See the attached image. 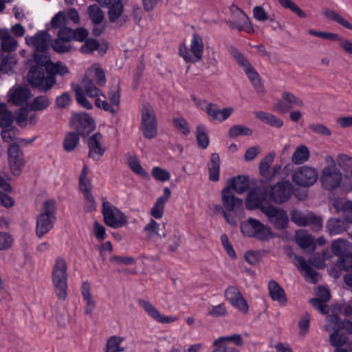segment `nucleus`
Masks as SVG:
<instances>
[{
	"instance_id": "nucleus-1",
	"label": "nucleus",
	"mask_w": 352,
	"mask_h": 352,
	"mask_svg": "<svg viewBox=\"0 0 352 352\" xmlns=\"http://www.w3.org/2000/svg\"><path fill=\"white\" fill-rule=\"evenodd\" d=\"M67 266L65 258L57 257L52 271V281L55 293L60 300H65L67 296Z\"/></svg>"
},
{
	"instance_id": "nucleus-2",
	"label": "nucleus",
	"mask_w": 352,
	"mask_h": 352,
	"mask_svg": "<svg viewBox=\"0 0 352 352\" xmlns=\"http://www.w3.org/2000/svg\"><path fill=\"white\" fill-rule=\"evenodd\" d=\"M73 89L76 102L86 109H91L93 108L92 104L87 100L86 96L93 98L102 96L105 98V95L96 87L93 79L88 76H85L82 78L81 85H73Z\"/></svg>"
},
{
	"instance_id": "nucleus-3",
	"label": "nucleus",
	"mask_w": 352,
	"mask_h": 352,
	"mask_svg": "<svg viewBox=\"0 0 352 352\" xmlns=\"http://www.w3.org/2000/svg\"><path fill=\"white\" fill-rule=\"evenodd\" d=\"M56 220V202L53 199H48L44 201L42 212L36 219V236L41 238L49 232L53 228Z\"/></svg>"
},
{
	"instance_id": "nucleus-4",
	"label": "nucleus",
	"mask_w": 352,
	"mask_h": 352,
	"mask_svg": "<svg viewBox=\"0 0 352 352\" xmlns=\"http://www.w3.org/2000/svg\"><path fill=\"white\" fill-rule=\"evenodd\" d=\"M241 230L243 235L261 241H268L274 236L269 226L253 217H249L241 223Z\"/></svg>"
},
{
	"instance_id": "nucleus-5",
	"label": "nucleus",
	"mask_w": 352,
	"mask_h": 352,
	"mask_svg": "<svg viewBox=\"0 0 352 352\" xmlns=\"http://www.w3.org/2000/svg\"><path fill=\"white\" fill-rule=\"evenodd\" d=\"M204 45L200 35L194 33L192 35L190 46L188 47L185 43L179 46V55L183 58L186 63H198L201 60L204 54Z\"/></svg>"
},
{
	"instance_id": "nucleus-6",
	"label": "nucleus",
	"mask_w": 352,
	"mask_h": 352,
	"mask_svg": "<svg viewBox=\"0 0 352 352\" xmlns=\"http://www.w3.org/2000/svg\"><path fill=\"white\" fill-rule=\"evenodd\" d=\"M140 129L146 139H153L157 135L158 122L155 111L149 104H143L141 109Z\"/></svg>"
},
{
	"instance_id": "nucleus-7",
	"label": "nucleus",
	"mask_w": 352,
	"mask_h": 352,
	"mask_svg": "<svg viewBox=\"0 0 352 352\" xmlns=\"http://www.w3.org/2000/svg\"><path fill=\"white\" fill-rule=\"evenodd\" d=\"M28 80L32 87L38 88L41 91H47L56 82V79L50 76L45 68L35 66L29 71Z\"/></svg>"
},
{
	"instance_id": "nucleus-8",
	"label": "nucleus",
	"mask_w": 352,
	"mask_h": 352,
	"mask_svg": "<svg viewBox=\"0 0 352 352\" xmlns=\"http://www.w3.org/2000/svg\"><path fill=\"white\" fill-rule=\"evenodd\" d=\"M102 213L105 224L112 228H120L127 223L126 215L109 201H103Z\"/></svg>"
},
{
	"instance_id": "nucleus-9",
	"label": "nucleus",
	"mask_w": 352,
	"mask_h": 352,
	"mask_svg": "<svg viewBox=\"0 0 352 352\" xmlns=\"http://www.w3.org/2000/svg\"><path fill=\"white\" fill-rule=\"evenodd\" d=\"M331 159V165L324 167L320 176V182L323 188L327 190H333L338 188L342 182V175L336 168V162L332 157Z\"/></svg>"
},
{
	"instance_id": "nucleus-10",
	"label": "nucleus",
	"mask_w": 352,
	"mask_h": 352,
	"mask_svg": "<svg viewBox=\"0 0 352 352\" xmlns=\"http://www.w3.org/2000/svg\"><path fill=\"white\" fill-rule=\"evenodd\" d=\"M290 214L292 221L298 226H310L313 231H319L322 228V218L312 212H303L294 209Z\"/></svg>"
},
{
	"instance_id": "nucleus-11",
	"label": "nucleus",
	"mask_w": 352,
	"mask_h": 352,
	"mask_svg": "<svg viewBox=\"0 0 352 352\" xmlns=\"http://www.w3.org/2000/svg\"><path fill=\"white\" fill-rule=\"evenodd\" d=\"M318 178V170L313 167L302 166L295 169L292 173V181L297 185L309 187L314 185Z\"/></svg>"
},
{
	"instance_id": "nucleus-12",
	"label": "nucleus",
	"mask_w": 352,
	"mask_h": 352,
	"mask_svg": "<svg viewBox=\"0 0 352 352\" xmlns=\"http://www.w3.org/2000/svg\"><path fill=\"white\" fill-rule=\"evenodd\" d=\"M263 213L276 230H283L287 227L289 218L283 209L270 205L269 207L263 208Z\"/></svg>"
},
{
	"instance_id": "nucleus-13",
	"label": "nucleus",
	"mask_w": 352,
	"mask_h": 352,
	"mask_svg": "<svg viewBox=\"0 0 352 352\" xmlns=\"http://www.w3.org/2000/svg\"><path fill=\"white\" fill-rule=\"evenodd\" d=\"M70 126L81 136L89 134L95 128L94 120L86 113H74L70 120Z\"/></svg>"
},
{
	"instance_id": "nucleus-14",
	"label": "nucleus",
	"mask_w": 352,
	"mask_h": 352,
	"mask_svg": "<svg viewBox=\"0 0 352 352\" xmlns=\"http://www.w3.org/2000/svg\"><path fill=\"white\" fill-rule=\"evenodd\" d=\"M304 105L303 101L289 91L282 94V99L274 104L273 109L280 113H286L295 107H301Z\"/></svg>"
},
{
	"instance_id": "nucleus-15",
	"label": "nucleus",
	"mask_w": 352,
	"mask_h": 352,
	"mask_svg": "<svg viewBox=\"0 0 352 352\" xmlns=\"http://www.w3.org/2000/svg\"><path fill=\"white\" fill-rule=\"evenodd\" d=\"M292 193V186L288 181H282L274 185L270 191V197L276 204L287 201Z\"/></svg>"
},
{
	"instance_id": "nucleus-16",
	"label": "nucleus",
	"mask_w": 352,
	"mask_h": 352,
	"mask_svg": "<svg viewBox=\"0 0 352 352\" xmlns=\"http://www.w3.org/2000/svg\"><path fill=\"white\" fill-rule=\"evenodd\" d=\"M8 155L12 173L15 175H19L25 163L22 150L17 144L13 143L8 147Z\"/></svg>"
},
{
	"instance_id": "nucleus-17",
	"label": "nucleus",
	"mask_w": 352,
	"mask_h": 352,
	"mask_svg": "<svg viewBox=\"0 0 352 352\" xmlns=\"http://www.w3.org/2000/svg\"><path fill=\"white\" fill-rule=\"evenodd\" d=\"M221 200L226 210L228 212L236 213L243 210V200L234 196L229 188L222 190Z\"/></svg>"
},
{
	"instance_id": "nucleus-18",
	"label": "nucleus",
	"mask_w": 352,
	"mask_h": 352,
	"mask_svg": "<svg viewBox=\"0 0 352 352\" xmlns=\"http://www.w3.org/2000/svg\"><path fill=\"white\" fill-rule=\"evenodd\" d=\"M266 199V192L258 189L252 190L246 199V208L248 210L258 208L263 212V208L270 206L265 203Z\"/></svg>"
},
{
	"instance_id": "nucleus-19",
	"label": "nucleus",
	"mask_w": 352,
	"mask_h": 352,
	"mask_svg": "<svg viewBox=\"0 0 352 352\" xmlns=\"http://www.w3.org/2000/svg\"><path fill=\"white\" fill-rule=\"evenodd\" d=\"M294 260L295 265L303 273L304 278L307 282L315 284L320 280V274L307 263L302 256L296 255Z\"/></svg>"
},
{
	"instance_id": "nucleus-20",
	"label": "nucleus",
	"mask_w": 352,
	"mask_h": 352,
	"mask_svg": "<svg viewBox=\"0 0 352 352\" xmlns=\"http://www.w3.org/2000/svg\"><path fill=\"white\" fill-rule=\"evenodd\" d=\"M50 38L51 36L47 30H40L32 36H27L25 43L30 46H34L35 50L47 51Z\"/></svg>"
},
{
	"instance_id": "nucleus-21",
	"label": "nucleus",
	"mask_w": 352,
	"mask_h": 352,
	"mask_svg": "<svg viewBox=\"0 0 352 352\" xmlns=\"http://www.w3.org/2000/svg\"><path fill=\"white\" fill-rule=\"evenodd\" d=\"M18 47V41L11 36L7 28H0V54H13Z\"/></svg>"
},
{
	"instance_id": "nucleus-22",
	"label": "nucleus",
	"mask_w": 352,
	"mask_h": 352,
	"mask_svg": "<svg viewBox=\"0 0 352 352\" xmlns=\"http://www.w3.org/2000/svg\"><path fill=\"white\" fill-rule=\"evenodd\" d=\"M138 305L143 308L147 314L157 322L162 324L171 323L175 321L176 318L172 316H165L162 315L160 311L148 301L139 299Z\"/></svg>"
},
{
	"instance_id": "nucleus-23",
	"label": "nucleus",
	"mask_w": 352,
	"mask_h": 352,
	"mask_svg": "<svg viewBox=\"0 0 352 352\" xmlns=\"http://www.w3.org/2000/svg\"><path fill=\"white\" fill-rule=\"evenodd\" d=\"M102 140V135L100 133H96L89 137L87 140L89 157L97 160L103 155L105 149L101 146Z\"/></svg>"
},
{
	"instance_id": "nucleus-24",
	"label": "nucleus",
	"mask_w": 352,
	"mask_h": 352,
	"mask_svg": "<svg viewBox=\"0 0 352 352\" xmlns=\"http://www.w3.org/2000/svg\"><path fill=\"white\" fill-rule=\"evenodd\" d=\"M102 8H108V18L110 23L116 22L123 14L124 6L122 0H104Z\"/></svg>"
},
{
	"instance_id": "nucleus-25",
	"label": "nucleus",
	"mask_w": 352,
	"mask_h": 352,
	"mask_svg": "<svg viewBox=\"0 0 352 352\" xmlns=\"http://www.w3.org/2000/svg\"><path fill=\"white\" fill-rule=\"evenodd\" d=\"M205 111L213 120L222 122L230 116L234 111V109L232 107H227L223 109H219L217 104L214 103H208L205 108Z\"/></svg>"
},
{
	"instance_id": "nucleus-26",
	"label": "nucleus",
	"mask_w": 352,
	"mask_h": 352,
	"mask_svg": "<svg viewBox=\"0 0 352 352\" xmlns=\"http://www.w3.org/2000/svg\"><path fill=\"white\" fill-rule=\"evenodd\" d=\"M333 255L342 258L352 253V243L343 239H338L332 241L331 245Z\"/></svg>"
},
{
	"instance_id": "nucleus-27",
	"label": "nucleus",
	"mask_w": 352,
	"mask_h": 352,
	"mask_svg": "<svg viewBox=\"0 0 352 352\" xmlns=\"http://www.w3.org/2000/svg\"><path fill=\"white\" fill-rule=\"evenodd\" d=\"M250 187L249 177L245 175H238L230 178L227 182L226 188L233 189L238 194L245 192Z\"/></svg>"
},
{
	"instance_id": "nucleus-28",
	"label": "nucleus",
	"mask_w": 352,
	"mask_h": 352,
	"mask_svg": "<svg viewBox=\"0 0 352 352\" xmlns=\"http://www.w3.org/2000/svg\"><path fill=\"white\" fill-rule=\"evenodd\" d=\"M170 195V190L168 187L164 188V195L157 199L155 204L151 208V214L153 217L155 219H160L162 217L165 204Z\"/></svg>"
},
{
	"instance_id": "nucleus-29",
	"label": "nucleus",
	"mask_w": 352,
	"mask_h": 352,
	"mask_svg": "<svg viewBox=\"0 0 352 352\" xmlns=\"http://www.w3.org/2000/svg\"><path fill=\"white\" fill-rule=\"evenodd\" d=\"M269 294L271 298L279 302L281 305H285L287 298L283 288L275 280H270L268 283Z\"/></svg>"
},
{
	"instance_id": "nucleus-30",
	"label": "nucleus",
	"mask_w": 352,
	"mask_h": 352,
	"mask_svg": "<svg viewBox=\"0 0 352 352\" xmlns=\"http://www.w3.org/2000/svg\"><path fill=\"white\" fill-rule=\"evenodd\" d=\"M82 300L85 302L84 312L86 315H91L96 307V302L91 294V286L89 282H84L81 286Z\"/></svg>"
},
{
	"instance_id": "nucleus-31",
	"label": "nucleus",
	"mask_w": 352,
	"mask_h": 352,
	"mask_svg": "<svg viewBox=\"0 0 352 352\" xmlns=\"http://www.w3.org/2000/svg\"><path fill=\"white\" fill-rule=\"evenodd\" d=\"M17 63L14 54H0V72L10 74Z\"/></svg>"
},
{
	"instance_id": "nucleus-32",
	"label": "nucleus",
	"mask_w": 352,
	"mask_h": 352,
	"mask_svg": "<svg viewBox=\"0 0 352 352\" xmlns=\"http://www.w3.org/2000/svg\"><path fill=\"white\" fill-rule=\"evenodd\" d=\"M209 172V179L217 182L219 180L220 175V158L217 153H212L210 155V160L208 164Z\"/></svg>"
},
{
	"instance_id": "nucleus-33",
	"label": "nucleus",
	"mask_w": 352,
	"mask_h": 352,
	"mask_svg": "<svg viewBox=\"0 0 352 352\" xmlns=\"http://www.w3.org/2000/svg\"><path fill=\"white\" fill-rule=\"evenodd\" d=\"M254 116L256 118L271 126L280 128L283 125V120L272 113L259 111H255Z\"/></svg>"
},
{
	"instance_id": "nucleus-34",
	"label": "nucleus",
	"mask_w": 352,
	"mask_h": 352,
	"mask_svg": "<svg viewBox=\"0 0 352 352\" xmlns=\"http://www.w3.org/2000/svg\"><path fill=\"white\" fill-rule=\"evenodd\" d=\"M295 238L297 244L302 249L311 248L312 250H315L314 237L311 234L300 230L296 232Z\"/></svg>"
},
{
	"instance_id": "nucleus-35",
	"label": "nucleus",
	"mask_w": 352,
	"mask_h": 352,
	"mask_svg": "<svg viewBox=\"0 0 352 352\" xmlns=\"http://www.w3.org/2000/svg\"><path fill=\"white\" fill-rule=\"evenodd\" d=\"M30 90L25 87H19L10 94V100L16 105H20L28 101L30 98Z\"/></svg>"
},
{
	"instance_id": "nucleus-36",
	"label": "nucleus",
	"mask_w": 352,
	"mask_h": 352,
	"mask_svg": "<svg viewBox=\"0 0 352 352\" xmlns=\"http://www.w3.org/2000/svg\"><path fill=\"white\" fill-rule=\"evenodd\" d=\"M124 338L118 336H110L106 342L104 352H124L125 348L121 346Z\"/></svg>"
},
{
	"instance_id": "nucleus-37",
	"label": "nucleus",
	"mask_w": 352,
	"mask_h": 352,
	"mask_svg": "<svg viewBox=\"0 0 352 352\" xmlns=\"http://www.w3.org/2000/svg\"><path fill=\"white\" fill-rule=\"evenodd\" d=\"M85 76H88L93 79V81H95L99 87H104L106 84L105 74L100 67H95L88 69Z\"/></svg>"
},
{
	"instance_id": "nucleus-38",
	"label": "nucleus",
	"mask_w": 352,
	"mask_h": 352,
	"mask_svg": "<svg viewBox=\"0 0 352 352\" xmlns=\"http://www.w3.org/2000/svg\"><path fill=\"white\" fill-rule=\"evenodd\" d=\"M310 156V152L309 148L303 144H301L296 147L294 151L292 157V161L295 164H302L306 162Z\"/></svg>"
},
{
	"instance_id": "nucleus-39",
	"label": "nucleus",
	"mask_w": 352,
	"mask_h": 352,
	"mask_svg": "<svg viewBox=\"0 0 352 352\" xmlns=\"http://www.w3.org/2000/svg\"><path fill=\"white\" fill-rule=\"evenodd\" d=\"M327 230L330 235H336L346 230L344 222L339 219L331 218L327 224Z\"/></svg>"
},
{
	"instance_id": "nucleus-40",
	"label": "nucleus",
	"mask_w": 352,
	"mask_h": 352,
	"mask_svg": "<svg viewBox=\"0 0 352 352\" xmlns=\"http://www.w3.org/2000/svg\"><path fill=\"white\" fill-rule=\"evenodd\" d=\"M327 324L326 325V329H331L334 331H339L340 329H344L346 331V327L347 322H351L349 320H345L342 321L340 318L336 315H330L327 317Z\"/></svg>"
},
{
	"instance_id": "nucleus-41",
	"label": "nucleus",
	"mask_w": 352,
	"mask_h": 352,
	"mask_svg": "<svg viewBox=\"0 0 352 352\" xmlns=\"http://www.w3.org/2000/svg\"><path fill=\"white\" fill-rule=\"evenodd\" d=\"M247 76L252 83L254 89L258 93L264 92V87L263 83L261 82L259 74L254 69V67L251 65L244 70Z\"/></svg>"
},
{
	"instance_id": "nucleus-42",
	"label": "nucleus",
	"mask_w": 352,
	"mask_h": 352,
	"mask_svg": "<svg viewBox=\"0 0 352 352\" xmlns=\"http://www.w3.org/2000/svg\"><path fill=\"white\" fill-rule=\"evenodd\" d=\"M324 15L328 19L335 21L346 29L352 31V23H349L344 19L340 14L333 10L325 9L324 10Z\"/></svg>"
},
{
	"instance_id": "nucleus-43",
	"label": "nucleus",
	"mask_w": 352,
	"mask_h": 352,
	"mask_svg": "<svg viewBox=\"0 0 352 352\" xmlns=\"http://www.w3.org/2000/svg\"><path fill=\"white\" fill-rule=\"evenodd\" d=\"M87 12L89 18L94 25L100 24L104 20V12L98 5H90Z\"/></svg>"
},
{
	"instance_id": "nucleus-44",
	"label": "nucleus",
	"mask_w": 352,
	"mask_h": 352,
	"mask_svg": "<svg viewBox=\"0 0 352 352\" xmlns=\"http://www.w3.org/2000/svg\"><path fill=\"white\" fill-rule=\"evenodd\" d=\"M14 121L12 113L8 110L4 103H0V127L8 128Z\"/></svg>"
},
{
	"instance_id": "nucleus-45",
	"label": "nucleus",
	"mask_w": 352,
	"mask_h": 352,
	"mask_svg": "<svg viewBox=\"0 0 352 352\" xmlns=\"http://www.w3.org/2000/svg\"><path fill=\"white\" fill-rule=\"evenodd\" d=\"M159 230L160 224L153 219H151L150 221L143 228V231L146 233L147 239H153L157 236L166 238V232H163V234L161 235L159 233Z\"/></svg>"
},
{
	"instance_id": "nucleus-46",
	"label": "nucleus",
	"mask_w": 352,
	"mask_h": 352,
	"mask_svg": "<svg viewBox=\"0 0 352 352\" xmlns=\"http://www.w3.org/2000/svg\"><path fill=\"white\" fill-rule=\"evenodd\" d=\"M196 140L199 148L206 149L208 146L210 144V139L204 125L199 124L197 126Z\"/></svg>"
},
{
	"instance_id": "nucleus-47",
	"label": "nucleus",
	"mask_w": 352,
	"mask_h": 352,
	"mask_svg": "<svg viewBox=\"0 0 352 352\" xmlns=\"http://www.w3.org/2000/svg\"><path fill=\"white\" fill-rule=\"evenodd\" d=\"M241 22H232L228 21L227 23L233 28L236 29L239 31H245L248 33H250L254 32L253 25L248 16H244V18L239 19Z\"/></svg>"
},
{
	"instance_id": "nucleus-48",
	"label": "nucleus",
	"mask_w": 352,
	"mask_h": 352,
	"mask_svg": "<svg viewBox=\"0 0 352 352\" xmlns=\"http://www.w3.org/2000/svg\"><path fill=\"white\" fill-rule=\"evenodd\" d=\"M128 165L134 173L144 179H149L148 173L142 168L140 161L136 157H130L128 159Z\"/></svg>"
},
{
	"instance_id": "nucleus-49",
	"label": "nucleus",
	"mask_w": 352,
	"mask_h": 352,
	"mask_svg": "<svg viewBox=\"0 0 352 352\" xmlns=\"http://www.w3.org/2000/svg\"><path fill=\"white\" fill-rule=\"evenodd\" d=\"M34 60L36 63L35 67H42L47 71L48 63H52L47 55V51H37L34 52Z\"/></svg>"
},
{
	"instance_id": "nucleus-50",
	"label": "nucleus",
	"mask_w": 352,
	"mask_h": 352,
	"mask_svg": "<svg viewBox=\"0 0 352 352\" xmlns=\"http://www.w3.org/2000/svg\"><path fill=\"white\" fill-rule=\"evenodd\" d=\"M50 101L46 96H39L34 98L30 103V108L32 111H42L46 109Z\"/></svg>"
},
{
	"instance_id": "nucleus-51",
	"label": "nucleus",
	"mask_w": 352,
	"mask_h": 352,
	"mask_svg": "<svg viewBox=\"0 0 352 352\" xmlns=\"http://www.w3.org/2000/svg\"><path fill=\"white\" fill-rule=\"evenodd\" d=\"M79 134L76 132H69L65 138L63 142L64 148L67 151H73L79 142Z\"/></svg>"
},
{
	"instance_id": "nucleus-52",
	"label": "nucleus",
	"mask_w": 352,
	"mask_h": 352,
	"mask_svg": "<svg viewBox=\"0 0 352 352\" xmlns=\"http://www.w3.org/2000/svg\"><path fill=\"white\" fill-rule=\"evenodd\" d=\"M252 131L249 127L244 125H234L228 131V135L231 138H234L239 135H251Z\"/></svg>"
},
{
	"instance_id": "nucleus-53",
	"label": "nucleus",
	"mask_w": 352,
	"mask_h": 352,
	"mask_svg": "<svg viewBox=\"0 0 352 352\" xmlns=\"http://www.w3.org/2000/svg\"><path fill=\"white\" fill-rule=\"evenodd\" d=\"M47 72L50 74V76H52L55 78L56 74H58L60 75H64L68 73L69 71L67 66L63 63H57L54 64L52 62L48 63Z\"/></svg>"
},
{
	"instance_id": "nucleus-54",
	"label": "nucleus",
	"mask_w": 352,
	"mask_h": 352,
	"mask_svg": "<svg viewBox=\"0 0 352 352\" xmlns=\"http://www.w3.org/2000/svg\"><path fill=\"white\" fill-rule=\"evenodd\" d=\"M87 166L85 164L79 178L80 189L83 192V194H87V192H91V182L90 180L87 177Z\"/></svg>"
},
{
	"instance_id": "nucleus-55",
	"label": "nucleus",
	"mask_w": 352,
	"mask_h": 352,
	"mask_svg": "<svg viewBox=\"0 0 352 352\" xmlns=\"http://www.w3.org/2000/svg\"><path fill=\"white\" fill-rule=\"evenodd\" d=\"M276 156L275 153L272 152L267 155L261 161L259 165V170L263 176H266L269 172L270 165Z\"/></svg>"
},
{
	"instance_id": "nucleus-56",
	"label": "nucleus",
	"mask_w": 352,
	"mask_h": 352,
	"mask_svg": "<svg viewBox=\"0 0 352 352\" xmlns=\"http://www.w3.org/2000/svg\"><path fill=\"white\" fill-rule=\"evenodd\" d=\"M278 3L285 8L291 10L296 13L300 18L307 17L306 13L302 11L294 2L291 0H277Z\"/></svg>"
},
{
	"instance_id": "nucleus-57",
	"label": "nucleus",
	"mask_w": 352,
	"mask_h": 352,
	"mask_svg": "<svg viewBox=\"0 0 352 352\" xmlns=\"http://www.w3.org/2000/svg\"><path fill=\"white\" fill-rule=\"evenodd\" d=\"M152 176L157 181L164 182L166 181H168L170 178V173L160 167V166H155L152 168L151 170Z\"/></svg>"
},
{
	"instance_id": "nucleus-58",
	"label": "nucleus",
	"mask_w": 352,
	"mask_h": 352,
	"mask_svg": "<svg viewBox=\"0 0 352 352\" xmlns=\"http://www.w3.org/2000/svg\"><path fill=\"white\" fill-rule=\"evenodd\" d=\"M329 340L331 345L338 349L346 343L347 338L346 335L340 333L339 331H336L331 334Z\"/></svg>"
},
{
	"instance_id": "nucleus-59",
	"label": "nucleus",
	"mask_w": 352,
	"mask_h": 352,
	"mask_svg": "<svg viewBox=\"0 0 352 352\" xmlns=\"http://www.w3.org/2000/svg\"><path fill=\"white\" fill-rule=\"evenodd\" d=\"M52 47L53 50L59 54H65L70 51L71 45L69 42L66 41L55 38L52 43Z\"/></svg>"
},
{
	"instance_id": "nucleus-60",
	"label": "nucleus",
	"mask_w": 352,
	"mask_h": 352,
	"mask_svg": "<svg viewBox=\"0 0 352 352\" xmlns=\"http://www.w3.org/2000/svg\"><path fill=\"white\" fill-rule=\"evenodd\" d=\"M67 23V15L64 11H59L51 20V25L53 28H60L65 26Z\"/></svg>"
},
{
	"instance_id": "nucleus-61",
	"label": "nucleus",
	"mask_w": 352,
	"mask_h": 352,
	"mask_svg": "<svg viewBox=\"0 0 352 352\" xmlns=\"http://www.w3.org/2000/svg\"><path fill=\"white\" fill-rule=\"evenodd\" d=\"M174 126L184 135L190 134V131L187 121L182 117L174 118L173 120Z\"/></svg>"
},
{
	"instance_id": "nucleus-62",
	"label": "nucleus",
	"mask_w": 352,
	"mask_h": 352,
	"mask_svg": "<svg viewBox=\"0 0 352 352\" xmlns=\"http://www.w3.org/2000/svg\"><path fill=\"white\" fill-rule=\"evenodd\" d=\"M336 265L340 270L346 272L352 270V253L342 258H338Z\"/></svg>"
},
{
	"instance_id": "nucleus-63",
	"label": "nucleus",
	"mask_w": 352,
	"mask_h": 352,
	"mask_svg": "<svg viewBox=\"0 0 352 352\" xmlns=\"http://www.w3.org/2000/svg\"><path fill=\"white\" fill-rule=\"evenodd\" d=\"M57 38L71 42L74 39V30L67 26L61 27L57 33Z\"/></svg>"
},
{
	"instance_id": "nucleus-64",
	"label": "nucleus",
	"mask_w": 352,
	"mask_h": 352,
	"mask_svg": "<svg viewBox=\"0 0 352 352\" xmlns=\"http://www.w3.org/2000/svg\"><path fill=\"white\" fill-rule=\"evenodd\" d=\"M1 138L4 142H10L15 140L17 136V129L11 125L8 128H2Z\"/></svg>"
}]
</instances>
